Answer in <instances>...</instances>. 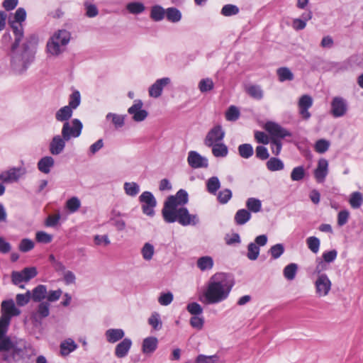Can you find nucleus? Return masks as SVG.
Masks as SVG:
<instances>
[{"mask_svg":"<svg viewBox=\"0 0 363 363\" xmlns=\"http://www.w3.org/2000/svg\"><path fill=\"white\" fill-rule=\"evenodd\" d=\"M189 201L186 191L179 190L175 195L167 197L162 209L164 220L167 223L178 222L183 226L196 225L199 220L196 214H190L184 207Z\"/></svg>","mask_w":363,"mask_h":363,"instance_id":"1","label":"nucleus"},{"mask_svg":"<svg viewBox=\"0 0 363 363\" xmlns=\"http://www.w3.org/2000/svg\"><path fill=\"white\" fill-rule=\"evenodd\" d=\"M235 284L233 276L230 274L218 272L213 274L209 279L207 288L203 292L206 304H216L225 300Z\"/></svg>","mask_w":363,"mask_h":363,"instance_id":"2","label":"nucleus"},{"mask_svg":"<svg viewBox=\"0 0 363 363\" xmlns=\"http://www.w3.org/2000/svg\"><path fill=\"white\" fill-rule=\"evenodd\" d=\"M16 48L13 52L11 60V66L12 69L16 74L24 73L35 59V51L29 50L28 45H23L22 50L16 51Z\"/></svg>","mask_w":363,"mask_h":363,"instance_id":"3","label":"nucleus"},{"mask_svg":"<svg viewBox=\"0 0 363 363\" xmlns=\"http://www.w3.org/2000/svg\"><path fill=\"white\" fill-rule=\"evenodd\" d=\"M26 18V11L23 8H18L13 16V20H9V24L13 30L14 35V42L11 45V49L13 51L18 48L21 41L24 36L23 26L22 23Z\"/></svg>","mask_w":363,"mask_h":363,"instance_id":"4","label":"nucleus"},{"mask_svg":"<svg viewBox=\"0 0 363 363\" xmlns=\"http://www.w3.org/2000/svg\"><path fill=\"white\" fill-rule=\"evenodd\" d=\"M143 213L150 217L155 216V208L157 206V200L152 192L146 191L139 196Z\"/></svg>","mask_w":363,"mask_h":363,"instance_id":"5","label":"nucleus"},{"mask_svg":"<svg viewBox=\"0 0 363 363\" xmlns=\"http://www.w3.org/2000/svg\"><path fill=\"white\" fill-rule=\"evenodd\" d=\"M82 128V123L77 118L73 119L71 123L65 122L62 128V136L67 140L77 138L81 135Z\"/></svg>","mask_w":363,"mask_h":363,"instance_id":"6","label":"nucleus"},{"mask_svg":"<svg viewBox=\"0 0 363 363\" xmlns=\"http://www.w3.org/2000/svg\"><path fill=\"white\" fill-rule=\"evenodd\" d=\"M225 137V131L220 125L213 127L204 139V145L208 147L214 144L221 143Z\"/></svg>","mask_w":363,"mask_h":363,"instance_id":"7","label":"nucleus"},{"mask_svg":"<svg viewBox=\"0 0 363 363\" xmlns=\"http://www.w3.org/2000/svg\"><path fill=\"white\" fill-rule=\"evenodd\" d=\"M264 128L270 135L271 138H277L281 140L285 137L291 136V133L289 130L274 122H267Z\"/></svg>","mask_w":363,"mask_h":363,"instance_id":"8","label":"nucleus"},{"mask_svg":"<svg viewBox=\"0 0 363 363\" xmlns=\"http://www.w3.org/2000/svg\"><path fill=\"white\" fill-rule=\"evenodd\" d=\"M332 283L325 274L318 276L315 281V292L318 296H327L331 289Z\"/></svg>","mask_w":363,"mask_h":363,"instance_id":"9","label":"nucleus"},{"mask_svg":"<svg viewBox=\"0 0 363 363\" xmlns=\"http://www.w3.org/2000/svg\"><path fill=\"white\" fill-rule=\"evenodd\" d=\"M26 173V170L21 167H13L7 171L0 173V182L4 183H13L17 182L19 178Z\"/></svg>","mask_w":363,"mask_h":363,"instance_id":"10","label":"nucleus"},{"mask_svg":"<svg viewBox=\"0 0 363 363\" xmlns=\"http://www.w3.org/2000/svg\"><path fill=\"white\" fill-rule=\"evenodd\" d=\"M143 103L141 100H135L134 104L128 109V113L133 116V119L136 122L143 121L148 116L146 110L143 109Z\"/></svg>","mask_w":363,"mask_h":363,"instance_id":"11","label":"nucleus"},{"mask_svg":"<svg viewBox=\"0 0 363 363\" xmlns=\"http://www.w3.org/2000/svg\"><path fill=\"white\" fill-rule=\"evenodd\" d=\"M187 162L189 165L194 169L206 168L208 166V159L201 156L196 151H190L189 152Z\"/></svg>","mask_w":363,"mask_h":363,"instance_id":"12","label":"nucleus"},{"mask_svg":"<svg viewBox=\"0 0 363 363\" xmlns=\"http://www.w3.org/2000/svg\"><path fill=\"white\" fill-rule=\"evenodd\" d=\"M313 105V99L311 96L305 94L301 96L299 99L298 106L299 109V113L302 118L305 120H308L311 117V113L308 109Z\"/></svg>","mask_w":363,"mask_h":363,"instance_id":"13","label":"nucleus"},{"mask_svg":"<svg viewBox=\"0 0 363 363\" xmlns=\"http://www.w3.org/2000/svg\"><path fill=\"white\" fill-rule=\"evenodd\" d=\"M347 106L345 99L341 97H335L331 103V113L334 117H341L347 111Z\"/></svg>","mask_w":363,"mask_h":363,"instance_id":"14","label":"nucleus"},{"mask_svg":"<svg viewBox=\"0 0 363 363\" xmlns=\"http://www.w3.org/2000/svg\"><path fill=\"white\" fill-rule=\"evenodd\" d=\"M50 303L46 301L40 302L35 312L31 314V320L35 323H40L41 320L48 317L50 314Z\"/></svg>","mask_w":363,"mask_h":363,"instance_id":"15","label":"nucleus"},{"mask_svg":"<svg viewBox=\"0 0 363 363\" xmlns=\"http://www.w3.org/2000/svg\"><path fill=\"white\" fill-rule=\"evenodd\" d=\"M328 174V162L327 160L322 158L318 160V166L314 170V177L318 183L325 182Z\"/></svg>","mask_w":363,"mask_h":363,"instance_id":"16","label":"nucleus"},{"mask_svg":"<svg viewBox=\"0 0 363 363\" xmlns=\"http://www.w3.org/2000/svg\"><path fill=\"white\" fill-rule=\"evenodd\" d=\"M67 141L62 135H55L50 143L49 150L52 155H60L65 147V143Z\"/></svg>","mask_w":363,"mask_h":363,"instance_id":"17","label":"nucleus"},{"mask_svg":"<svg viewBox=\"0 0 363 363\" xmlns=\"http://www.w3.org/2000/svg\"><path fill=\"white\" fill-rule=\"evenodd\" d=\"M170 83L169 77H164L156 80V82L150 87L149 94L154 98H158L161 96L164 86Z\"/></svg>","mask_w":363,"mask_h":363,"instance_id":"18","label":"nucleus"},{"mask_svg":"<svg viewBox=\"0 0 363 363\" xmlns=\"http://www.w3.org/2000/svg\"><path fill=\"white\" fill-rule=\"evenodd\" d=\"M21 311L18 309L14 304L12 299L3 301L1 303V315H6L9 317V321L12 316L18 315Z\"/></svg>","mask_w":363,"mask_h":363,"instance_id":"19","label":"nucleus"},{"mask_svg":"<svg viewBox=\"0 0 363 363\" xmlns=\"http://www.w3.org/2000/svg\"><path fill=\"white\" fill-rule=\"evenodd\" d=\"M132 346V341L130 338H124L115 348V355L118 358H123L128 354Z\"/></svg>","mask_w":363,"mask_h":363,"instance_id":"20","label":"nucleus"},{"mask_svg":"<svg viewBox=\"0 0 363 363\" xmlns=\"http://www.w3.org/2000/svg\"><path fill=\"white\" fill-rule=\"evenodd\" d=\"M158 340L155 337H148L143 340L142 350L144 354H152L157 348Z\"/></svg>","mask_w":363,"mask_h":363,"instance_id":"21","label":"nucleus"},{"mask_svg":"<svg viewBox=\"0 0 363 363\" xmlns=\"http://www.w3.org/2000/svg\"><path fill=\"white\" fill-rule=\"evenodd\" d=\"M55 160L50 156H45L41 158L38 162V169L44 173L48 174L50 172V169L54 166Z\"/></svg>","mask_w":363,"mask_h":363,"instance_id":"22","label":"nucleus"},{"mask_svg":"<svg viewBox=\"0 0 363 363\" xmlns=\"http://www.w3.org/2000/svg\"><path fill=\"white\" fill-rule=\"evenodd\" d=\"M125 335L122 329L111 328L106 331L105 336L106 340L110 343H115L121 340Z\"/></svg>","mask_w":363,"mask_h":363,"instance_id":"23","label":"nucleus"},{"mask_svg":"<svg viewBox=\"0 0 363 363\" xmlns=\"http://www.w3.org/2000/svg\"><path fill=\"white\" fill-rule=\"evenodd\" d=\"M47 287L45 285H38L31 292V299L35 302H41L46 298Z\"/></svg>","mask_w":363,"mask_h":363,"instance_id":"24","label":"nucleus"},{"mask_svg":"<svg viewBox=\"0 0 363 363\" xmlns=\"http://www.w3.org/2000/svg\"><path fill=\"white\" fill-rule=\"evenodd\" d=\"M73 113V109L68 106L60 108L55 113V118L57 121L69 122Z\"/></svg>","mask_w":363,"mask_h":363,"instance_id":"25","label":"nucleus"},{"mask_svg":"<svg viewBox=\"0 0 363 363\" xmlns=\"http://www.w3.org/2000/svg\"><path fill=\"white\" fill-rule=\"evenodd\" d=\"M214 264L213 259L210 256H203L197 259V267L202 272L211 270Z\"/></svg>","mask_w":363,"mask_h":363,"instance_id":"26","label":"nucleus"},{"mask_svg":"<svg viewBox=\"0 0 363 363\" xmlns=\"http://www.w3.org/2000/svg\"><path fill=\"white\" fill-rule=\"evenodd\" d=\"M251 218V213L246 209L238 210L234 217L235 223L238 225H242L248 222Z\"/></svg>","mask_w":363,"mask_h":363,"instance_id":"27","label":"nucleus"},{"mask_svg":"<svg viewBox=\"0 0 363 363\" xmlns=\"http://www.w3.org/2000/svg\"><path fill=\"white\" fill-rule=\"evenodd\" d=\"M245 91L250 96L256 100H261L263 98V90L259 85L250 84L246 87Z\"/></svg>","mask_w":363,"mask_h":363,"instance_id":"28","label":"nucleus"},{"mask_svg":"<svg viewBox=\"0 0 363 363\" xmlns=\"http://www.w3.org/2000/svg\"><path fill=\"white\" fill-rule=\"evenodd\" d=\"M212 154L216 157H225L228 154V148L223 143L213 145Z\"/></svg>","mask_w":363,"mask_h":363,"instance_id":"29","label":"nucleus"},{"mask_svg":"<svg viewBox=\"0 0 363 363\" xmlns=\"http://www.w3.org/2000/svg\"><path fill=\"white\" fill-rule=\"evenodd\" d=\"M77 347V344L72 339H68L60 344V353L63 356L68 355L70 352L75 350Z\"/></svg>","mask_w":363,"mask_h":363,"instance_id":"30","label":"nucleus"},{"mask_svg":"<svg viewBox=\"0 0 363 363\" xmlns=\"http://www.w3.org/2000/svg\"><path fill=\"white\" fill-rule=\"evenodd\" d=\"M267 168L271 172L284 169V162L278 157H271L266 163Z\"/></svg>","mask_w":363,"mask_h":363,"instance_id":"31","label":"nucleus"},{"mask_svg":"<svg viewBox=\"0 0 363 363\" xmlns=\"http://www.w3.org/2000/svg\"><path fill=\"white\" fill-rule=\"evenodd\" d=\"M277 74L279 80L281 82L285 81H292L294 78V75L292 72L286 67H282L277 69Z\"/></svg>","mask_w":363,"mask_h":363,"instance_id":"32","label":"nucleus"},{"mask_svg":"<svg viewBox=\"0 0 363 363\" xmlns=\"http://www.w3.org/2000/svg\"><path fill=\"white\" fill-rule=\"evenodd\" d=\"M240 156L244 159H248L253 155L254 150L252 145L249 143L241 144L238 147Z\"/></svg>","mask_w":363,"mask_h":363,"instance_id":"33","label":"nucleus"},{"mask_svg":"<svg viewBox=\"0 0 363 363\" xmlns=\"http://www.w3.org/2000/svg\"><path fill=\"white\" fill-rule=\"evenodd\" d=\"M167 19L172 23L179 22L182 18V13L179 9L174 7L168 8L165 11Z\"/></svg>","mask_w":363,"mask_h":363,"instance_id":"34","label":"nucleus"},{"mask_svg":"<svg viewBox=\"0 0 363 363\" xmlns=\"http://www.w3.org/2000/svg\"><path fill=\"white\" fill-rule=\"evenodd\" d=\"M349 203L354 209L360 208L363 203V196L359 191H354L350 194Z\"/></svg>","mask_w":363,"mask_h":363,"instance_id":"35","label":"nucleus"},{"mask_svg":"<svg viewBox=\"0 0 363 363\" xmlns=\"http://www.w3.org/2000/svg\"><path fill=\"white\" fill-rule=\"evenodd\" d=\"M220 187V182L217 177H211L206 182L208 191L215 195Z\"/></svg>","mask_w":363,"mask_h":363,"instance_id":"36","label":"nucleus"},{"mask_svg":"<svg viewBox=\"0 0 363 363\" xmlns=\"http://www.w3.org/2000/svg\"><path fill=\"white\" fill-rule=\"evenodd\" d=\"M246 206L250 212L258 213L262 209V202L256 198H249L246 201Z\"/></svg>","mask_w":363,"mask_h":363,"instance_id":"37","label":"nucleus"},{"mask_svg":"<svg viewBox=\"0 0 363 363\" xmlns=\"http://www.w3.org/2000/svg\"><path fill=\"white\" fill-rule=\"evenodd\" d=\"M165 11L162 6L155 5L151 9L150 17L155 21H162L165 16Z\"/></svg>","mask_w":363,"mask_h":363,"instance_id":"38","label":"nucleus"},{"mask_svg":"<svg viewBox=\"0 0 363 363\" xmlns=\"http://www.w3.org/2000/svg\"><path fill=\"white\" fill-rule=\"evenodd\" d=\"M154 253V246L150 242H145L141 249L143 258L146 261H150L152 259Z\"/></svg>","mask_w":363,"mask_h":363,"instance_id":"39","label":"nucleus"},{"mask_svg":"<svg viewBox=\"0 0 363 363\" xmlns=\"http://www.w3.org/2000/svg\"><path fill=\"white\" fill-rule=\"evenodd\" d=\"M298 269V265L295 263H291L286 265L284 269V276L288 280L294 279Z\"/></svg>","mask_w":363,"mask_h":363,"instance_id":"40","label":"nucleus"},{"mask_svg":"<svg viewBox=\"0 0 363 363\" xmlns=\"http://www.w3.org/2000/svg\"><path fill=\"white\" fill-rule=\"evenodd\" d=\"M60 46L62 45L60 43H59V41L55 40L53 37H52L50 40H49L47 43V49L48 52L54 55H57L62 52Z\"/></svg>","mask_w":363,"mask_h":363,"instance_id":"41","label":"nucleus"},{"mask_svg":"<svg viewBox=\"0 0 363 363\" xmlns=\"http://www.w3.org/2000/svg\"><path fill=\"white\" fill-rule=\"evenodd\" d=\"M55 40L59 41L61 45H66L70 40V33L66 30H59L57 33H55L53 36Z\"/></svg>","mask_w":363,"mask_h":363,"instance_id":"42","label":"nucleus"},{"mask_svg":"<svg viewBox=\"0 0 363 363\" xmlns=\"http://www.w3.org/2000/svg\"><path fill=\"white\" fill-rule=\"evenodd\" d=\"M240 11L239 8L233 4H225L223 6L220 13L223 16H232L237 15Z\"/></svg>","mask_w":363,"mask_h":363,"instance_id":"43","label":"nucleus"},{"mask_svg":"<svg viewBox=\"0 0 363 363\" xmlns=\"http://www.w3.org/2000/svg\"><path fill=\"white\" fill-rule=\"evenodd\" d=\"M259 247L254 242H250L247 245V257L250 260H256L259 255Z\"/></svg>","mask_w":363,"mask_h":363,"instance_id":"44","label":"nucleus"},{"mask_svg":"<svg viewBox=\"0 0 363 363\" xmlns=\"http://www.w3.org/2000/svg\"><path fill=\"white\" fill-rule=\"evenodd\" d=\"M199 89L201 93L211 91L214 88V83L210 78L202 79L199 83Z\"/></svg>","mask_w":363,"mask_h":363,"instance_id":"45","label":"nucleus"},{"mask_svg":"<svg viewBox=\"0 0 363 363\" xmlns=\"http://www.w3.org/2000/svg\"><path fill=\"white\" fill-rule=\"evenodd\" d=\"M124 190L128 196H135L140 191V186L135 182H125L124 184Z\"/></svg>","mask_w":363,"mask_h":363,"instance_id":"46","label":"nucleus"},{"mask_svg":"<svg viewBox=\"0 0 363 363\" xmlns=\"http://www.w3.org/2000/svg\"><path fill=\"white\" fill-rule=\"evenodd\" d=\"M127 10L133 14H139L145 11V6L140 2H131L127 4Z\"/></svg>","mask_w":363,"mask_h":363,"instance_id":"47","label":"nucleus"},{"mask_svg":"<svg viewBox=\"0 0 363 363\" xmlns=\"http://www.w3.org/2000/svg\"><path fill=\"white\" fill-rule=\"evenodd\" d=\"M81 103V95L79 91H74L69 98V104L67 105L73 110L76 109Z\"/></svg>","mask_w":363,"mask_h":363,"instance_id":"48","label":"nucleus"},{"mask_svg":"<svg viewBox=\"0 0 363 363\" xmlns=\"http://www.w3.org/2000/svg\"><path fill=\"white\" fill-rule=\"evenodd\" d=\"M106 118L107 120L111 119L112 123L114 124L116 128H121L124 125L125 118L123 116L108 113Z\"/></svg>","mask_w":363,"mask_h":363,"instance_id":"49","label":"nucleus"},{"mask_svg":"<svg viewBox=\"0 0 363 363\" xmlns=\"http://www.w3.org/2000/svg\"><path fill=\"white\" fill-rule=\"evenodd\" d=\"M240 116L239 109L235 106H230L225 112V118L228 121H235Z\"/></svg>","mask_w":363,"mask_h":363,"instance_id":"50","label":"nucleus"},{"mask_svg":"<svg viewBox=\"0 0 363 363\" xmlns=\"http://www.w3.org/2000/svg\"><path fill=\"white\" fill-rule=\"evenodd\" d=\"M306 174L304 167L298 166L294 167L291 173V179L292 181L298 182L302 180Z\"/></svg>","mask_w":363,"mask_h":363,"instance_id":"51","label":"nucleus"},{"mask_svg":"<svg viewBox=\"0 0 363 363\" xmlns=\"http://www.w3.org/2000/svg\"><path fill=\"white\" fill-rule=\"evenodd\" d=\"M306 244L308 247L313 253H317L319 251L320 242V240L315 237L311 236L306 239Z\"/></svg>","mask_w":363,"mask_h":363,"instance_id":"52","label":"nucleus"},{"mask_svg":"<svg viewBox=\"0 0 363 363\" xmlns=\"http://www.w3.org/2000/svg\"><path fill=\"white\" fill-rule=\"evenodd\" d=\"M148 323L152 327V328L155 330H159L162 328V321L160 320V316L159 313H154L151 315V316L148 319Z\"/></svg>","mask_w":363,"mask_h":363,"instance_id":"53","label":"nucleus"},{"mask_svg":"<svg viewBox=\"0 0 363 363\" xmlns=\"http://www.w3.org/2000/svg\"><path fill=\"white\" fill-rule=\"evenodd\" d=\"M219 360V357L216 354L211 356H206L204 354H199L197 356L195 363H217Z\"/></svg>","mask_w":363,"mask_h":363,"instance_id":"54","label":"nucleus"},{"mask_svg":"<svg viewBox=\"0 0 363 363\" xmlns=\"http://www.w3.org/2000/svg\"><path fill=\"white\" fill-rule=\"evenodd\" d=\"M81 202L77 197H72L66 202V207L70 212H76L80 208Z\"/></svg>","mask_w":363,"mask_h":363,"instance_id":"55","label":"nucleus"},{"mask_svg":"<svg viewBox=\"0 0 363 363\" xmlns=\"http://www.w3.org/2000/svg\"><path fill=\"white\" fill-rule=\"evenodd\" d=\"M10 324L9 317L5 315H1L0 318V340L3 337H5V335L8 330L9 325Z\"/></svg>","mask_w":363,"mask_h":363,"instance_id":"56","label":"nucleus"},{"mask_svg":"<svg viewBox=\"0 0 363 363\" xmlns=\"http://www.w3.org/2000/svg\"><path fill=\"white\" fill-rule=\"evenodd\" d=\"M35 244L33 240L28 238L21 240L19 243L18 249L22 252H27L34 248Z\"/></svg>","mask_w":363,"mask_h":363,"instance_id":"57","label":"nucleus"},{"mask_svg":"<svg viewBox=\"0 0 363 363\" xmlns=\"http://www.w3.org/2000/svg\"><path fill=\"white\" fill-rule=\"evenodd\" d=\"M284 252V247L282 244H276L271 247L269 253L273 259H277L281 256Z\"/></svg>","mask_w":363,"mask_h":363,"instance_id":"58","label":"nucleus"},{"mask_svg":"<svg viewBox=\"0 0 363 363\" xmlns=\"http://www.w3.org/2000/svg\"><path fill=\"white\" fill-rule=\"evenodd\" d=\"M31 299V292L27 291L24 294H18L16 296V303L19 306H23L26 305Z\"/></svg>","mask_w":363,"mask_h":363,"instance_id":"59","label":"nucleus"},{"mask_svg":"<svg viewBox=\"0 0 363 363\" xmlns=\"http://www.w3.org/2000/svg\"><path fill=\"white\" fill-rule=\"evenodd\" d=\"M231 197L232 191L228 189H225L218 193L217 199L220 203L225 204L229 201Z\"/></svg>","mask_w":363,"mask_h":363,"instance_id":"60","label":"nucleus"},{"mask_svg":"<svg viewBox=\"0 0 363 363\" xmlns=\"http://www.w3.org/2000/svg\"><path fill=\"white\" fill-rule=\"evenodd\" d=\"M35 239L38 242L48 244L52 242V236L46 232L38 231L35 234Z\"/></svg>","mask_w":363,"mask_h":363,"instance_id":"61","label":"nucleus"},{"mask_svg":"<svg viewBox=\"0 0 363 363\" xmlns=\"http://www.w3.org/2000/svg\"><path fill=\"white\" fill-rule=\"evenodd\" d=\"M256 157L261 160H266L269 157L268 150L266 147L259 145L255 149Z\"/></svg>","mask_w":363,"mask_h":363,"instance_id":"62","label":"nucleus"},{"mask_svg":"<svg viewBox=\"0 0 363 363\" xmlns=\"http://www.w3.org/2000/svg\"><path fill=\"white\" fill-rule=\"evenodd\" d=\"M269 143L271 145L272 154L276 156L279 155L282 148V143L281 140H277V138H270Z\"/></svg>","mask_w":363,"mask_h":363,"instance_id":"63","label":"nucleus"},{"mask_svg":"<svg viewBox=\"0 0 363 363\" xmlns=\"http://www.w3.org/2000/svg\"><path fill=\"white\" fill-rule=\"evenodd\" d=\"M330 146V143L324 139L318 140L315 145V150L318 153L325 152Z\"/></svg>","mask_w":363,"mask_h":363,"instance_id":"64","label":"nucleus"}]
</instances>
